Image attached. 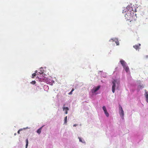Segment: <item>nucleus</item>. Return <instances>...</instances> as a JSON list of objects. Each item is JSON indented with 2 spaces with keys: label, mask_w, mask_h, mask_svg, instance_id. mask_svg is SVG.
I'll return each mask as SVG.
<instances>
[{
  "label": "nucleus",
  "mask_w": 148,
  "mask_h": 148,
  "mask_svg": "<svg viewBox=\"0 0 148 148\" xmlns=\"http://www.w3.org/2000/svg\"><path fill=\"white\" fill-rule=\"evenodd\" d=\"M126 72H127L129 71V69L128 67L126 65L123 67Z\"/></svg>",
  "instance_id": "nucleus-8"
},
{
  "label": "nucleus",
  "mask_w": 148,
  "mask_h": 148,
  "mask_svg": "<svg viewBox=\"0 0 148 148\" xmlns=\"http://www.w3.org/2000/svg\"><path fill=\"white\" fill-rule=\"evenodd\" d=\"M77 124H74L73 125V126L74 127H75V126H77Z\"/></svg>",
  "instance_id": "nucleus-21"
},
{
  "label": "nucleus",
  "mask_w": 148,
  "mask_h": 148,
  "mask_svg": "<svg viewBox=\"0 0 148 148\" xmlns=\"http://www.w3.org/2000/svg\"><path fill=\"white\" fill-rule=\"evenodd\" d=\"M114 41H115L116 43V45H119V42L117 39H115Z\"/></svg>",
  "instance_id": "nucleus-9"
},
{
  "label": "nucleus",
  "mask_w": 148,
  "mask_h": 148,
  "mask_svg": "<svg viewBox=\"0 0 148 148\" xmlns=\"http://www.w3.org/2000/svg\"><path fill=\"white\" fill-rule=\"evenodd\" d=\"M47 80H48V79H47V78L44 77L43 79V82H47Z\"/></svg>",
  "instance_id": "nucleus-15"
},
{
  "label": "nucleus",
  "mask_w": 148,
  "mask_h": 148,
  "mask_svg": "<svg viewBox=\"0 0 148 148\" xmlns=\"http://www.w3.org/2000/svg\"><path fill=\"white\" fill-rule=\"evenodd\" d=\"M104 113L105 114L106 116L107 117H108L109 116V113H108V112H107V111H106V112H105Z\"/></svg>",
  "instance_id": "nucleus-16"
},
{
  "label": "nucleus",
  "mask_w": 148,
  "mask_h": 148,
  "mask_svg": "<svg viewBox=\"0 0 148 148\" xmlns=\"http://www.w3.org/2000/svg\"><path fill=\"white\" fill-rule=\"evenodd\" d=\"M103 109L104 112H106L107 110H106V109L105 106H103Z\"/></svg>",
  "instance_id": "nucleus-17"
},
{
  "label": "nucleus",
  "mask_w": 148,
  "mask_h": 148,
  "mask_svg": "<svg viewBox=\"0 0 148 148\" xmlns=\"http://www.w3.org/2000/svg\"><path fill=\"white\" fill-rule=\"evenodd\" d=\"M14 135H16V133H15L14 134Z\"/></svg>",
  "instance_id": "nucleus-22"
},
{
  "label": "nucleus",
  "mask_w": 148,
  "mask_h": 148,
  "mask_svg": "<svg viewBox=\"0 0 148 148\" xmlns=\"http://www.w3.org/2000/svg\"><path fill=\"white\" fill-rule=\"evenodd\" d=\"M67 116H66L64 118V123L66 124L67 123Z\"/></svg>",
  "instance_id": "nucleus-14"
},
{
  "label": "nucleus",
  "mask_w": 148,
  "mask_h": 148,
  "mask_svg": "<svg viewBox=\"0 0 148 148\" xmlns=\"http://www.w3.org/2000/svg\"><path fill=\"white\" fill-rule=\"evenodd\" d=\"M100 86H98L97 87H94L93 88L92 90V92L93 93H94L98 90L100 88Z\"/></svg>",
  "instance_id": "nucleus-3"
},
{
  "label": "nucleus",
  "mask_w": 148,
  "mask_h": 148,
  "mask_svg": "<svg viewBox=\"0 0 148 148\" xmlns=\"http://www.w3.org/2000/svg\"><path fill=\"white\" fill-rule=\"evenodd\" d=\"M23 130L22 129H19L18 131L17 132V133L18 134H19L20 133V131H22Z\"/></svg>",
  "instance_id": "nucleus-20"
},
{
  "label": "nucleus",
  "mask_w": 148,
  "mask_h": 148,
  "mask_svg": "<svg viewBox=\"0 0 148 148\" xmlns=\"http://www.w3.org/2000/svg\"><path fill=\"white\" fill-rule=\"evenodd\" d=\"M78 138L79 140V141L80 142L83 143H85L84 141V140H82V139L81 138L79 137Z\"/></svg>",
  "instance_id": "nucleus-12"
},
{
  "label": "nucleus",
  "mask_w": 148,
  "mask_h": 148,
  "mask_svg": "<svg viewBox=\"0 0 148 148\" xmlns=\"http://www.w3.org/2000/svg\"><path fill=\"white\" fill-rule=\"evenodd\" d=\"M120 62L123 67L126 65V63L123 60H121Z\"/></svg>",
  "instance_id": "nucleus-4"
},
{
  "label": "nucleus",
  "mask_w": 148,
  "mask_h": 148,
  "mask_svg": "<svg viewBox=\"0 0 148 148\" xmlns=\"http://www.w3.org/2000/svg\"><path fill=\"white\" fill-rule=\"evenodd\" d=\"M112 92L114 93L115 91L116 85V84L117 86H119V82L116 80H114L112 82Z\"/></svg>",
  "instance_id": "nucleus-1"
},
{
  "label": "nucleus",
  "mask_w": 148,
  "mask_h": 148,
  "mask_svg": "<svg viewBox=\"0 0 148 148\" xmlns=\"http://www.w3.org/2000/svg\"><path fill=\"white\" fill-rule=\"evenodd\" d=\"M37 71H35V73H33L32 75V78H34V77H35L36 75V73H37Z\"/></svg>",
  "instance_id": "nucleus-11"
},
{
  "label": "nucleus",
  "mask_w": 148,
  "mask_h": 148,
  "mask_svg": "<svg viewBox=\"0 0 148 148\" xmlns=\"http://www.w3.org/2000/svg\"><path fill=\"white\" fill-rule=\"evenodd\" d=\"M135 12H136V9H135Z\"/></svg>",
  "instance_id": "nucleus-23"
},
{
  "label": "nucleus",
  "mask_w": 148,
  "mask_h": 148,
  "mask_svg": "<svg viewBox=\"0 0 148 148\" xmlns=\"http://www.w3.org/2000/svg\"><path fill=\"white\" fill-rule=\"evenodd\" d=\"M140 45V44H138L137 45H134L133 46V47L136 49V50L138 49H139V47Z\"/></svg>",
  "instance_id": "nucleus-6"
},
{
  "label": "nucleus",
  "mask_w": 148,
  "mask_h": 148,
  "mask_svg": "<svg viewBox=\"0 0 148 148\" xmlns=\"http://www.w3.org/2000/svg\"><path fill=\"white\" fill-rule=\"evenodd\" d=\"M26 147H25V148H27V146H28V139H27L26 140Z\"/></svg>",
  "instance_id": "nucleus-13"
},
{
  "label": "nucleus",
  "mask_w": 148,
  "mask_h": 148,
  "mask_svg": "<svg viewBox=\"0 0 148 148\" xmlns=\"http://www.w3.org/2000/svg\"><path fill=\"white\" fill-rule=\"evenodd\" d=\"M63 110L65 111V113L66 114L68 113V111L69 110V108L66 107V108L63 107Z\"/></svg>",
  "instance_id": "nucleus-7"
},
{
  "label": "nucleus",
  "mask_w": 148,
  "mask_h": 148,
  "mask_svg": "<svg viewBox=\"0 0 148 148\" xmlns=\"http://www.w3.org/2000/svg\"><path fill=\"white\" fill-rule=\"evenodd\" d=\"M42 128V127H41L37 130V132L39 134L40 133Z\"/></svg>",
  "instance_id": "nucleus-10"
},
{
  "label": "nucleus",
  "mask_w": 148,
  "mask_h": 148,
  "mask_svg": "<svg viewBox=\"0 0 148 148\" xmlns=\"http://www.w3.org/2000/svg\"><path fill=\"white\" fill-rule=\"evenodd\" d=\"M74 89L73 88H72L71 91L69 92V95H71V94H72V92L74 90Z\"/></svg>",
  "instance_id": "nucleus-18"
},
{
  "label": "nucleus",
  "mask_w": 148,
  "mask_h": 148,
  "mask_svg": "<svg viewBox=\"0 0 148 148\" xmlns=\"http://www.w3.org/2000/svg\"><path fill=\"white\" fill-rule=\"evenodd\" d=\"M31 83L33 84H36V82L35 81H32L31 82Z\"/></svg>",
  "instance_id": "nucleus-19"
},
{
  "label": "nucleus",
  "mask_w": 148,
  "mask_h": 148,
  "mask_svg": "<svg viewBox=\"0 0 148 148\" xmlns=\"http://www.w3.org/2000/svg\"><path fill=\"white\" fill-rule=\"evenodd\" d=\"M119 109L120 115L121 118L123 119H124L123 116L124 115V111L122 107L120 105L119 106Z\"/></svg>",
  "instance_id": "nucleus-2"
},
{
  "label": "nucleus",
  "mask_w": 148,
  "mask_h": 148,
  "mask_svg": "<svg viewBox=\"0 0 148 148\" xmlns=\"http://www.w3.org/2000/svg\"><path fill=\"white\" fill-rule=\"evenodd\" d=\"M145 95L146 98V101L147 102H148V93L146 91V90H145Z\"/></svg>",
  "instance_id": "nucleus-5"
}]
</instances>
